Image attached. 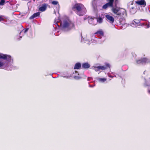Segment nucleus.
<instances>
[{
  "label": "nucleus",
  "instance_id": "nucleus-3",
  "mask_svg": "<svg viewBox=\"0 0 150 150\" xmlns=\"http://www.w3.org/2000/svg\"><path fill=\"white\" fill-rule=\"evenodd\" d=\"M61 24L64 28H68L70 27V29H71L72 28L74 27V24L73 23L70 22L69 23L66 20L63 21V24L62 23H61Z\"/></svg>",
  "mask_w": 150,
  "mask_h": 150
},
{
  "label": "nucleus",
  "instance_id": "nucleus-24",
  "mask_svg": "<svg viewBox=\"0 0 150 150\" xmlns=\"http://www.w3.org/2000/svg\"><path fill=\"white\" fill-rule=\"evenodd\" d=\"M4 20V18H3L2 16H0V21H3Z\"/></svg>",
  "mask_w": 150,
  "mask_h": 150
},
{
  "label": "nucleus",
  "instance_id": "nucleus-9",
  "mask_svg": "<svg viewBox=\"0 0 150 150\" xmlns=\"http://www.w3.org/2000/svg\"><path fill=\"white\" fill-rule=\"evenodd\" d=\"M135 3L138 5H142L143 7H145L146 4V2L144 0L136 1Z\"/></svg>",
  "mask_w": 150,
  "mask_h": 150
},
{
  "label": "nucleus",
  "instance_id": "nucleus-12",
  "mask_svg": "<svg viewBox=\"0 0 150 150\" xmlns=\"http://www.w3.org/2000/svg\"><path fill=\"white\" fill-rule=\"evenodd\" d=\"M40 15V13L38 12L34 13L32 16H31L29 18L30 19H32L37 16H38Z\"/></svg>",
  "mask_w": 150,
  "mask_h": 150
},
{
  "label": "nucleus",
  "instance_id": "nucleus-2",
  "mask_svg": "<svg viewBox=\"0 0 150 150\" xmlns=\"http://www.w3.org/2000/svg\"><path fill=\"white\" fill-rule=\"evenodd\" d=\"M108 2L103 5V8L104 9H106L108 7H112L113 6V3L114 0H107ZM118 0H115V6H116L117 2V1Z\"/></svg>",
  "mask_w": 150,
  "mask_h": 150
},
{
  "label": "nucleus",
  "instance_id": "nucleus-10",
  "mask_svg": "<svg viewBox=\"0 0 150 150\" xmlns=\"http://www.w3.org/2000/svg\"><path fill=\"white\" fill-rule=\"evenodd\" d=\"M47 8V5L46 4H44L42 6L40 7L39 8V10L41 11H45Z\"/></svg>",
  "mask_w": 150,
  "mask_h": 150
},
{
  "label": "nucleus",
  "instance_id": "nucleus-26",
  "mask_svg": "<svg viewBox=\"0 0 150 150\" xmlns=\"http://www.w3.org/2000/svg\"><path fill=\"white\" fill-rule=\"evenodd\" d=\"M148 92L150 94V90H149L148 91Z\"/></svg>",
  "mask_w": 150,
  "mask_h": 150
},
{
  "label": "nucleus",
  "instance_id": "nucleus-7",
  "mask_svg": "<svg viewBox=\"0 0 150 150\" xmlns=\"http://www.w3.org/2000/svg\"><path fill=\"white\" fill-rule=\"evenodd\" d=\"M105 17L106 18V20L111 23H113L114 21V18L109 15L107 14L105 15Z\"/></svg>",
  "mask_w": 150,
  "mask_h": 150
},
{
  "label": "nucleus",
  "instance_id": "nucleus-22",
  "mask_svg": "<svg viewBox=\"0 0 150 150\" xmlns=\"http://www.w3.org/2000/svg\"><path fill=\"white\" fill-rule=\"evenodd\" d=\"M94 69L96 71H98L99 70L98 69V67H94Z\"/></svg>",
  "mask_w": 150,
  "mask_h": 150
},
{
  "label": "nucleus",
  "instance_id": "nucleus-17",
  "mask_svg": "<svg viewBox=\"0 0 150 150\" xmlns=\"http://www.w3.org/2000/svg\"><path fill=\"white\" fill-rule=\"evenodd\" d=\"M95 18L94 17L90 18L89 19V21H88L90 23V24H93L94 25H96V24H94L93 23V21L94 20V18Z\"/></svg>",
  "mask_w": 150,
  "mask_h": 150
},
{
  "label": "nucleus",
  "instance_id": "nucleus-14",
  "mask_svg": "<svg viewBox=\"0 0 150 150\" xmlns=\"http://www.w3.org/2000/svg\"><path fill=\"white\" fill-rule=\"evenodd\" d=\"M95 34H98L99 35L103 36L104 35V33L102 30H100L97 31L96 33H95Z\"/></svg>",
  "mask_w": 150,
  "mask_h": 150
},
{
  "label": "nucleus",
  "instance_id": "nucleus-18",
  "mask_svg": "<svg viewBox=\"0 0 150 150\" xmlns=\"http://www.w3.org/2000/svg\"><path fill=\"white\" fill-rule=\"evenodd\" d=\"M98 80L99 82H103L106 80V79L105 78H98Z\"/></svg>",
  "mask_w": 150,
  "mask_h": 150
},
{
  "label": "nucleus",
  "instance_id": "nucleus-19",
  "mask_svg": "<svg viewBox=\"0 0 150 150\" xmlns=\"http://www.w3.org/2000/svg\"><path fill=\"white\" fill-rule=\"evenodd\" d=\"M52 4L54 5H56L58 4V2L57 1H52Z\"/></svg>",
  "mask_w": 150,
  "mask_h": 150
},
{
  "label": "nucleus",
  "instance_id": "nucleus-27",
  "mask_svg": "<svg viewBox=\"0 0 150 150\" xmlns=\"http://www.w3.org/2000/svg\"><path fill=\"white\" fill-rule=\"evenodd\" d=\"M140 20H144V21H145V20H143V19H140Z\"/></svg>",
  "mask_w": 150,
  "mask_h": 150
},
{
  "label": "nucleus",
  "instance_id": "nucleus-8",
  "mask_svg": "<svg viewBox=\"0 0 150 150\" xmlns=\"http://www.w3.org/2000/svg\"><path fill=\"white\" fill-rule=\"evenodd\" d=\"M120 12H118L115 14L118 16H122L124 15L126 12L125 10L122 8H119L118 10Z\"/></svg>",
  "mask_w": 150,
  "mask_h": 150
},
{
  "label": "nucleus",
  "instance_id": "nucleus-1",
  "mask_svg": "<svg viewBox=\"0 0 150 150\" xmlns=\"http://www.w3.org/2000/svg\"><path fill=\"white\" fill-rule=\"evenodd\" d=\"M72 10L79 16H82L85 14L86 9L84 6L81 4L76 3L72 7Z\"/></svg>",
  "mask_w": 150,
  "mask_h": 150
},
{
  "label": "nucleus",
  "instance_id": "nucleus-4",
  "mask_svg": "<svg viewBox=\"0 0 150 150\" xmlns=\"http://www.w3.org/2000/svg\"><path fill=\"white\" fill-rule=\"evenodd\" d=\"M0 59L6 60L8 61H10L11 60V57L9 55L0 54Z\"/></svg>",
  "mask_w": 150,
  "mask_h": 150
},
{
  "label": "nucleus",
  "instance_id": "nucleus-13",
  "mask_svg": "<svg viewBox=\"0 0 150 150\" xmlns=\"http://www.w3.org/2000/svg\"><path fill=\"white\" fill-rule=\"evenodd\" d=\"M81 63L78 62L75 64L74 69H79L81 68Z\"/></svg>",
  "mask_w": 150,
  "mask_h": 150
},
{
  "label": "nucleus",
  "instance_id": "nucleus-23",
  "mask_svg": "<svg viewBox=\"0 0 150 150\" xmlns=\"http://www.w3.org/2000/svg\"><path fill=\"white\" fill-rule=\"evenodd\" d=\"M81 78L78 76H75L74 77V78L76 79H80Z\"/></svg>",
  "mask_w": 150,
  "mask_h": 150
},
{
  "label": "nucleus",
  "instance_id": "nucleus-16",
  "mask_svg": "<svg viewBox=\"0 0 150 150\" xmlns=\"http://www.w3.org/2000/svg\"><path fill=\"white\" fill-rule=\"evenodd\" d=\"M96 18L97 20V21L99 23H101L103 22V19L102 18L100 17H99L98 18Z\"/></svg>",
  "mask_w": 150,
  "mask_h": 150
},
{
  "label": "nucleus",
  "instance_id": "nucleus-21",
  "mask_svg": "<svg viewBox=\"0 0 150 150\" xmlns=\"http://www.w3.org/2000/svg\"><path fill=\"white\" fill-rule=\"evenodd\" d=\"M4 63L3 62L0 61V68L2 67L4 65Z\"/></svg>",
  "mask_w": 150,
  "mask_h": 150
},
{
  "label": "nucleus",
  "instance_id": "nucleus-20",
  "mask_svg": "<svg viewBox=\"0 0 150 150\" xmlns=\"http://www.w3.org/2000/svg\"><path fill=\"white\" fill-rule=\"evenodd\" d=\"M5 2V0H1L0 1V5H3L4 4Z\"/></svg>",
  "mask_w": 150,
  "mask_h": 150
},
{
  "label": "nucleus",
  "instance_id": "nucleus-28",
  "mask_svg": "<svg viewBox=\"0 0 150 150\" xmlns=\"http://www.w3.org/2000/svg\"><path fill=\"white\" fill-rule=\"evenodd\" d=\"M133 8H134V7H132V9H133Z\"/></svg>",
  "mask_w": 150,
  "mask_h": 150
},
{
  "label": "nucleus",
  "instance_id": "nucleus-6",
  "mask_svg": "<svg viewBox=\"0 0 150 150\" xmlns=\"http://www.w3.org/2000/svg\"><path fill=\"white\" fill-rule=\"evenodd\" d=\"M98 69L99 70H105L106 69L108 68H110V64L108 63H106L105 64V65L104 66H98Z\"/></svg>",
  "mask_w": 150,
  "mask_h": 150
},
{
  "label": "nucleus",
  "instance_id": "nucleus-5",
  "mask_svg": "<svg viewBox=\"0 0 150 150\" xmlns=\"http://www.w3.org/2000/svg\"><path fill=\"white\" fill-rule=\"evenodd\" d=\"M149 62L148 59L146 58H143L141 59L137 60L136 62L138 64H143Z\"/></svg>",
  "mask_w": 150,
  "mask_h": 150
},
{
  "label": "nucleus",
  "instance_id": "nucleus-25",
  "mask_svg": "<svg viewBox=\"0 0 150 150\" xmlns=\"http://www.w3.org/2000/svg\"><path fill=\"white\" fill-rule=\"evenodd\" d=\"M28 29H25L24 31V32L25 33H26L28 31Z\"/></svg>",
  "mask_w": 150,
  "mask_h": 150
},
{
  "label": "nucleus",
  "instance_id": "nucleus-11",
  "mask_svg": "<svg viewBox=\"0 0 150 150\" xmlns=\"http://www.w3.org/2000/svg\"><path fill=\"white\" fill-rule=\"evenodd\" d=\"M90 67V64L88 63H83L82 65V68L83 69H88Z\"/></svg>",
  "mask_w": 150,
  "mask_h": 150
},
{
  "label": "nucleus",
  "instance_id": "nucleus-15",
  "mask_svg": "<svg viewBox=\"0 0 150 150\" xmlns=\"http://www.w3.org/2000/svg\"><path fill=\"white\" fill-rule=\"evenodd\" d=\"M119 8H112V12L114 14H115L117 12H120V11H119L118 10Z\"/></svg>",
  "mask_w": 150,
  "mask_h": 150
}]
</instances>
